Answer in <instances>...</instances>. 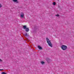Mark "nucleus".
Instances as JSON below:
<instances>
[{"mask_svg": "<svg viewBox=\"0 0 74 74\" xmlns=\"http://www.w3.org/2000/svg\"><path fill=\"white\" fill-rule=\"evenodd\" d=\"M24 29H25L26 32H28L29 31V27H27V26L24 25L23 26Z\"/></svg>", "mask_w": 74, "mask_h": 74, "instance_id": "nucleus-2", "label": "nucleus"}, {"mask_svg": "<svg viewBox=\"0 0 74 74\" xmlns=\"http://www.w3.org/2000/svg\"><path fill=\"white\" fill-rule=\"evenodd\" d=\"M47 62L48 63H50L51 62V60L49 58H48L47 60Z\"/></svg>", "mask_w": 74, "mask_h": 74, "instance_id": "nucleus-6", "label": "nucleus"}, {"mask_svg": "<svg viewBox=\"0 0 74 74\" xmlns=\"http://www.w3.org/2000/svg\"><path fill=\"white\" fill-rule=\"evenodd\" d=\"M13 1L14 2H16L17 3H18V0H13Z\"/></svg>", "mask_w": 74, "mask_h": 74, "instance_id": "nucleus-8", "label": "nucleus"}, {"mask_svg": "<svg viewBox=\"0 0 74 74\" xmlns=\"http://www.w3.org/2000/svg\"><path fill=\"white\" fill-rule=\"evenodd\" d=\"M1 74H7V73H6L5 72H3L1 73Z\"/></svg>", "mask_w": 74, "mask_h": 74, "instance_id": "nucleus-11", "label": "nucleus"}, {"mask_svg": "<svg viewBox=\"0 0 74 74\" xmlns=\"http://www.w3.org/2000/svg\"><path fill=\"white\" fill-rule=\"evenodd\" d=\"M25 36H27V37H29V34H27V33L25 32Z\"/></svg>", "mask_w": 74, "mask_h": 74, "instance_id": "nucleus-7", "label": "nucleus"}, {"mask_svg": "<svg viewBox=\"0 0 74 74\" xmlns=\"http://www.w3.org/2000/svg\"><path fill=\"white\" fill-rule=\"evenodd\" d=\"M41 64H45V62L43 61H41Z\"/></svg>", "mask_w": 74, "mask_h": 74, "instance_id": "nucleus-9", "label": "nucleus"}, {"mask_svg": "<svg viewBox=\"0 0 74 74\" xmlns=\"http://www.w3.org/2000/svg\"><path fill=\"white\" fill-rule=\"evenodd\" d=\"M56 16H59V15L57 14V15H56Z\"/></svg>", "mask_w": 74, "mask_h": 74, "instance_id": "nucleus-13", "label": "nucleus"}, {"mask_svg": "<svg viewBox=\"0 0 74 74\" xmlns=\"http://www.w3.org/2000/svg\"><path fill=\"white\" fill-rule=\"evenodd\" d=\"M53 5H55V4H56V2H54L53 3Z\"/></svg>", "mask_w": 74, "mask_h": 74, "instance_id": "nucleus-10", "label": "nucleus"}, {"mask_svg": "<svg viewBox=\"0 0 74 74\" xmlns=\"http://www.w3.org/2000/svg\"><path fill=\"white\" fill-rule=\"evenodd\" d=\"M2 60L0 58V62H2Z\"/></svg>", "mask_w": 74, "mask_h": 74, "instance_id": "nucleus-14", "label": "nucleus"}, {"mask_svg": "<svg viewBox=\"0 0 74 74\" xmlns=\"http://www.w3.org/2000/svg\"><path fill=\"white\" fill-rule=\"evenodd\" d=\"M46 41L49 47H51V48L52 47V43L51 42V41L49 40V38H46Z\"/></svg>", "mask_w": 74, "mask_h": 74, "instance_id": "nucleus-1", "label": "nucleus"}, {"mask_svg": "<svg viewBox=\"0 0 74 74\" xmlns=\"http://www.w3.org/2000/svg\"><path fill=\"white\" fill-rule=\"evenodd\" d=\"M3 69H0V71H1L2 70H3Z\"/></svg>", "mask_w": 74, "mask_h": 74, "instance_id": "nucleus-15", "label": "nucleus"}, {"mask_svg": "<svg viewBox=\"0 0 74 74\" xmlns=\"http://www.w3.org/2000/svg\"><path fill=\"white\" fill-rule=\"evenodd\" d=\"M24 15H25L24 14V13H23V12H22L20 14V17L22 18H24Z\"/></svg>", "mask_w": 74, "mask_h": 74, "instance_id": "nucleus-4", "label": "nucleus"}, {"mask_svg": "<svg viewBox=\"0 0 74 74\" xmlns=\"http://www.w3.org/2000/svg\"><path fill=\"white\" fill-rule=\"evenodd\" d=\"M38 47L39 49H40V50L42 49V47H41L40 46H38Z\"/></svg>", "mask_w": 74, "mask_h": 74, "instance_id": "nucleus-5", "label": "nucleus"}, {"mask_svg": "<svg viewBox=\"0 0 74 74\" xmlns=\"http://www.w3.org/2000/svg\"><path fill=\"white\" fill-rule=\"evenodd\" d=\"M1 7H2V5H1V4H0V8H1Z\"/></svg>", "mask_w": 74, "mask_h": 74, "instance_id": "nucleus-12", "label": "nucleus"}, {"mask_svg": "<svg viewBox=\"0 0 74 74\" xmlns=\"http://www.w3.org/2000/svg\"><path fill=\"white\" fill-rule=\"evenodd\" d=\"M61 48L62 50H66L67 49V47L66 45H62L61 46Z\"/></svg>", "mask_w": 74, "mask_h": 74, "instance_id": "nucleus-3", "label": "nucleus"}]
</instances>
